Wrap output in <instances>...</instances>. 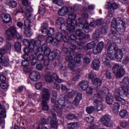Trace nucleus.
Here are the masks:
<instances>
[{
  "mask_svg": "<svg viewBox=\"0 0 129 129\" xmlns=\"http://www.w3.org/2000/svg\"><path fill=\"white\" fill-rule=\"evenodd\" d=\"M53 4L57 5L58 7H61L64 5V1L63 0H52Z\"/></svg>",
  "mask_w": 129,
  "mask_h": 129,
  "instance_id": "nucleus-44",
  "label": "nucleus"
},
{
  "mask_svg": "<svg viewBox=\"0 0 129 129\" xmlns=\"http://www.w3.org/2000/svg\"><path fill=\"white\" fill-rule=\"evenodd\" d=\"M74 96H75V91H72V92H69L64 98L66 100L68 99L69 100V98H72Z\"/></svg>",
  "mask_w": 129,
  "mask_h": 129,
  "instance_id": "nucleus-39",
  "label": "nucleus"
},
{
  "mask_svg": "<svg viewBox=\"0 0 129 129\" xmlns=\"http://www.w3.org/2000/svg\"><path fill=\"white\" fill-rule=\"evenodd\" d=\"M118 29V32L122 33L125 32V23L122 21L121 19L113 18L111 22V29Z\"/></svg>",
  "mask_w": 129,
  "mask_h": 129,
  "instance_id": "nucleus-4",
  "label": "nucleus"
},
{
  "mask_svg": "<svg viewBox=\"0 0 129 129\" xmlns=\"http://www.w3.org/2000/svg\"><path fill=\"white\" fill-rule=\"evenodd\" d=\"M53 79L58 82V83H62V82H64V81L59 78L57 74L55 73L52 74V76L48 74V75L46 76L45 78V80L47 83H51V82H53Z\"/></svg>",
  "mask_w": 129,
  "mask_h": 129,
  "instance_id": "nucleus-13",
  "label": "nucleus"
},
{
  "mask_svg": "<svg viewBox=\"0 0 129 129\" xmlns=\"http://www.w3.org/2000/svg\"><path fill=\"white\" fill-rule=\"evenodd\" d=\"M8 6L10 8H16L17 7V2L15 1H10L8 3Z\"/></svg>",
  "mask_w": 129,
  "mask_h": 129,
  "instance_id": "nucleus-54",
  "label": "nucleus"
},
{
  "mask_svg": "<svg viewBox=\"0 0 129 129\" xmlns=\"http://www.w3.org/2000/svg\"><path fill=\"white\" fill-rule=\"evenodd\" d=\"M106 101L108 104L111 105L113 102V97L112 96L107 95L106 98Z\"/></svg>",
  "mask_w": 129,
  "mask_h": 129,
  "instance_id": "nucleus-40",
  "label": "nucleus"
},
{
  "mask_svg": "<svg viewBox=\"0 0 129 129\" xmlns=\"http://www.w3.org/2000/svg\"><path fill=\"white\" fill-rule=\"evenodd\" d=\"M112 72L115 74L116 78H121L125 74V71L119 64L115 63L112 67Z\"/></svg>",
  "mask_w": 129,
  "mask_h": 129,
  "instance_id": "nucleus-10",
  "label": "nucleus"
},
{
  "mask_svg": "<svg viewBox=\"0 0 129 129\" xmlns=\"http://www.w3.org/2000/svg\"><path fill=\"white\" fill-rule=\"evenodd\" d=\"M6 34L9 40H12V39L15 38V37H16L17 39L21 38V35L17 32V29L14 26H12L7 29L6 31Z\"/></svg>",
  "mask_w": 129,
  "mask_h": 129,
  "instance_id": "nucleus-8",
  "label": "nucleus"
},
{
  "mask_svg": "<svg viewBox=\"0 0 129 129\" xmlns=\"http://www.w3.org/2000/svg\"><path fill=\"white\" fill-rule=\"evenodd\" d=\"M94 96L98 99L94 100V105L96 106V109H97L98 111H100L103 109V105L101 102L103 100L102 95L98 91H97L94 94Z\"/></svg>",
  "mask_w": 129,
  "mask_h": 129,
  "instance_id": "nucleus-5",
  "label": "nucleus"
},
{
  "mask_svg": "<svg viewBox=\"0 0 129 129\" xmlns=\"http://www.w3.org/2000/svg\"><path fill=\"white\" fill-rule=\"evenodd\" d=\"M68 101V99H65L64 98H61L60 97V98L58 99L57 101V104H53V108L55 111H57V112L59 111L60 114H61L62 113L60 111L61 109H63L65 106H66V104H65V101Z\"/></svg>",
  "mask_w": 129,
  "mask_h": 129,
  "instance_id": "nucleus-11",
  "label": "nucleus"
},
{
  "mask_svg": "<svg viewBox=\"0 0 129 129\" xmlns=\"http://www.w3.org/2000/svg\"><path fill=\"white\" fill-rule=\"evenodd\" d=\"M2 117H7V113H6V109L5 108L0 109V124H2L3 120Z\"/></svg>",
  "mask_w": 129,
  "mask_h": 129,
  "instance_id": "nucleus-32",
  "label": "nucleus"
},
{
  "mask_svg": "<svg viewBox=\"0 0 129 129\" xmlns=\"http://www.w3.org/2000/svg\"><path fill=\"white\" fill-rule=\"evenodd\" d=\"M21 46L22 44L20 43V42H16L14 45L15 50H16L17 52H20V51H21Z\"/></svg>",
  "mask_w": 129,
  "mask_h": 129,
  "instance_id": "nucleus-47",
  "label": "nucleus"
},
{
  "mask_svg": "<svg viewBox=\"0 0 129 129\" xmlns=\"http://www.w3.org/2000/svg\"><path fill=\"white\" fill-rule=\"evenodd\" d=\"M68 45L69 46L70 49L72 51H70V50H68V48L64 47L62 49V52H64L67 54L70 53H73V55H75V52H74V51L75 50V49H76V45L72 44V42H71L68 43Z\"/></svg>",
  "mask_w": 129,
  "mask_h": 129,
  "instance_id": "nucleus-16",
  "label": "nucleus"
},
{
  "mask_svg": "<svg viewBox=\"0 0 129 129\" xmlns=\"http://www.w3.org/2000/svg\"><path fill=\"white\" fill-rule=\"evenodd\" d=\"M115 59H116L118 62H120L121 59H122L123 55H122V50L120 49H118V47L117 46V49L115 50Z\"/></svg>",
  "mask_w": 129,
  "mask_h": 129,
  "instance_id": "nucleus-22",
  "label": "nucleus"
},
{
  "mask_svg": "<svg viewBox=\"0 0 129 129\" xmlns=\"http://www.w3.org/2000/svg\"><path fill=\"white\" fill-rule=\"evenodd\" d=\"M108 31V26H102L100 29V32L101 34H103V35H105V34L107 33Z\"/></svg>",
  "mask_w": 129,
  "mask_h": 129,
  "instance_id": "nucleus-46",
  "label": "nucleus"
},
{
  "mask_svg": "<svg viewBox=\"0 0 129 129\" xmlns=\"http://www.w3.org/2000/svg\"><path fill=\"white\" fill-rule=\"evenodd\" d=\"M48 28V23H43L41 26V33L46 35H49L48 30L47 29Z\"/></svg>",
  "mask_w": 129,
  "mask_h": 129,
  "instance_id": "nucleus-30",
  "label": "nucleus"
},
{
  "mask_svg": "<svg viewBox=\"0 0 129 129\" xmlns=\"http://www.w3.org/2000/svg\"><path fill=\"white\" fill-rule=\"evenodd\" d=\"M32 56V57H33V58H32V59L30 60L31 64L32 66H35L37 64V59H36V57H37V56H34L33 55Z\"/></svg>",
  "mask_w": 129,
  "mask_h": 129,
  "instance_id": "nucleus-59",
  "label": "nucleus"
},
{
  "mask_svg": "<svg viewBox=\"0 0 129 129\" xmlns=\"http://www.w3.org/2000/svg\"><path fill=\"white\" fill-rule=\"evenodd\" d=\"M81 100V93H78L74 101H73V104L75 105H78L80 103V101Z\"/></svg>",
  "mask_w": 129,
  "mask_h": 129,
  "instance_id": "nucleus-33",
  "label": "nucleus"
},
{
  "mask_svg": "<svg viewBox=\"0 0 129 129\" xmlns=\"http://www.w3.org/2000/svg\"><path fill=\"white\" fill-rule=\"evenodd\" d=\"M88 14L87 13H84L82 15V19H83V22L86 21V20L88 19Z\"/></svg>",
  "mask_w": 129,
  "mask_h": 129,
  "instance_id": "nucleus-61",
  "label": "nucleus"
},
{
  "mask_svg": "<svg viewBox=\"0 0 129 129\" xmlns=\"http://www.w3.org/2000/svg\"><path fill=\"white\" fill-rule=\"evenodd\" d=\"M23 45L26 47H28L31 50V54L32 56L36 57L37 54L39 53V48L41 47V42L40 41H35L34 39L29 40V39H24L22 41Z\"/></svg>",
  "mask_w": 129,
  "mask_h": 129,
  "instance_id": "nucleus-1",
  "label": "nucleus"
},
{
  "mask_svg": "<svg viewBox=\"0 0 129 129\" xmlns=\"http://www.w3.org/2000/svg\"><path fill=\"white\" fill-rule=\"evenodd\" d=\"M119 107H120V105L119 103L117 102H115L112 107V110L114 112H118V110H119Z\"/></svg>",
  "mask_w": 129,
  "mask_h": 129,
  "instance_id": "nucleus-35",
  "label": "nucleus"
},
{
  "mask_svg": "<svg viewBox=\"0 0 129 129\" xmlns=\"http://www.w3.org/2000/svg\"><path fill=\"white\" fill-rule=\"evenodd\" d=\"M92 68L95 70H97L100 67V62L99 59H94L91 64Z\"/></svg>",
  "mask_w": 129,
  "mask_h": 129,
  "instance_id": "nucleus-25",
  "label": "nucleus"
},
{
  "mask_svg": "<svg viewBox=\"0 0 129 129\" xmlns=\"http://www.w3.org/2000/svg\"><path fill=\"white\" fill-rule=\"evenodd\" d=\"M100 36V30H99V29L96 30L93 34V39L95 40V41H98V39L99 38Z\"/></svg>",
  "mask_w": 129,
  "mask_h": 129,
  "instance_id": "nucleus-37",
  "label": "nucleus"
},
{
  "mask_svg": "<svg viewBox=\"0 0 129 129\" xmlns=\"http://www.w3.org/2000/svg\"><path fill=\"white\" fill-rule=\"evenodd\" d=\"M105 74L107 79H111V78H112V74L111 73L110 70H107L105 72Z\"/></svg>",
  "mask_w": 129,
  "mask_h": 129,
  "instance_id": "nucleus-51",
  "label": "nucleus"
},
{
  "mask_svg": "<svg viewBox=\"0 0 129 129\" xmlns=\"http://www.w3.org/2000/svg\"><path fill=\"white\" fill-rule=\"evenodd\" d=\"M70 55H67L66 57V60L67 62H69V63H71L73 61V57H72V54H71V53H70Z\"/></svg>",
  "mask_w": 129,
  "mask_h": 129,
  "instance_id": "nucleus-56",
  "label": "nucleus"
},
{
  "mask_svg": "<svg viewBox=\"0 0 129 129\" xmlns=\"http://www.w3.org/2000/svg\"><path fill=\"white\" fill-rule=\"evenodd\" d=\"M60 29V30H61V31H64V33H65V31H66L67 29V26H66V24H65V22L61 24Z\"/></svg>",
  "mask_w": 129,
  "mask_h": 129,
  "instance_id": "nucleus-60",
  "label": "nucleus"
},
{
  "mask_svg": "<svg viewBox=\"0 0 129 129\" xmlns=\"http://www.w3.org/2000/svg\"><path fill=\"white\" fill-rule=\"evenodd\" d=\"M118 32L119 34H121V31H118V29L117 28H111V31L109 32L108 36L110 38V39H112V40H116L117 39V33Z\"/></svg>",
  "mask_w": 129,
  "mask_h": 129,
  "instance_id": "nucleus-15",
  "label": "nucleus"
},
{
  "mask_svg": "<svg viewBox=\"0 0 129 129\" xmlns=\"http://www.w3.org/2000/svg\"><path fill=\"white\" fill-rule=\"evenodd\" d=\"M104 57L105 58V60L103 62L104 66L106 68H110V67H111V65L110 64V60L108 57H107V55H104Z\"/></svg>",
  "mask_w": 129,
  "mask_h": 129,
  "instance_id": "nucleus-28",
  "label": "nucleus"
},
{
  "mask_svg": "<svg viewBox=\"0 0 129 129\" xmlns=\"http://www.w3.org/2000/svg\"><path fill=\"white\" fill-rule=\"evenodd\" d=\"M117 50V45L115 43H110L107 48V53L108 56H107L110 60H114L115 59V53H114V51Z\"/></svg>",
  "mask_w": 129,
  "mask_h": 129,
  "instance_id": "nucleus-7",
  "label": "nucleus"
},
{
  "mask_svg": "<svg viewBox=\"0 0 129 129\" xmlns=\"http://www.w3.org/2000/svg\"><path fill=\"white\" fill-rule=\"evenodd\" d=\"M81 18H79V23H70L67 24V29L64 31L65 35H70L71 33H73L75 31V25L77 27H80L81 26V22H80Z\"/></svg>",
  "mask_w": 129,
  "mask_h": 129,
  "instance_id": "nucleus-12",
  "label": "nucleus"
},
{
  "mask_svg": "<svg viewBox=\"0 0 129 129\" xmlns=\"http://www.w3.org/2000/svg\"><path fill=\"white\" fill-rule=\"evenodd\" d=\"M119 115L121 118H125V117H127L128 114L126 110L123 109L119 112Z\"/></svg>",
  "mask_w": 129,
  "mask_h": 129,
  "instance_id": "nucleus-36",
  "label": "nucleus"
},
{
  "mask_svg": "<svg viewBox=\"0 0 129 129\" xmlns=\"http://www.w3.org/2000/svg\"><path fill=\"white\" fill-rule=\"evenodd\" d=\"M29 63H30V62L25 60L22 61L21 63L22 66H23V67H24V70H26V69H27V70H26L27 72H29V71H30V70L28 68V66H29Z\"/></svg>",
  "mask_w": 129,
  "mask_h": 129,
  "instance_id": "nucleus-41",
  "label": "nucleus"
},
{
  "mask_svg": "<svg viewBox=\"0 0 129 129\" xmlns=\"http://www.w3.org/2000/svg\"><path fill=\"white\" fill-rule=\"evenodd\" d=\"M77 125L76 122H71L68 124V129H74L75 128V126Z\"/></svg>",
  "mask_w": 129,
  "mask_h": 129,
  "instance_id": "nucleus-52",
  "label": "nucleus"
},
{
  "mask_svg": "<svg viewBox=\"0 0 129 129\" xmlns=\"http://www.w3.org/2000/svg\"><path fill=\"white\" fill-rule=\"evenodd\" d=\"M52 97L51 98V102L52 103H54V104H57L58 103V102H57V92L56 91H53L52 92Z\"/></svg>",
  "mask_w": 129,
  "mask_h": 129,
  "instance_id": "nucleus-38",
  "label": "nucleus"
},
{
  "mask_svg": "<svg viewBox=\"0 0 129 129\" xmlns=\"http://www.w3.org/2000/svg\"><path fill=\"white\" fill-rule=\"evenodd\" d=\"M2 49L6 51V53H7L8 51H10L12 49V45L11 43H7Z\"/></svg>",
  "mask_w": 129,
  "mask_h": 129,
  "instance_id": "nucleus-45",
  "label": "nucleus"
},
{
  "mask_svg": "<svg viewBox=\"0 0 129 129\" xmlns=\"http://www.w3.org/2000/svg\"><path fill=\"white\" fill-rule=\"evenodd\" d=\"M89 79L91 80L93 85L96 87L97 91H98V89L100 88L102 81L100 79L97 78V76L95 73L91 72L89 74L88 76Z\"/></svg>",
  "mask_w": 129,
  "mask_h": 129,
  "instance_id": "nucleus-6",
  "label": "nucleus"
},
{
  "mask_svg": "<svg viewBox=\"0 0 129 129\" xmlns=\"http://www.w3.org/2000/svg\"><path fill=\"white\" fill-rule=\"evenodd\" d=\"M1 17L3 20V22L6 24H10L12 22V17L9 14L3 13L1 14Z\"/></svg>",
  "mask_w": 129,
  "mask_h": 129,
  "instance_id": "nucleus-18",
  "label": "nucleus"
},
{
  "mask_svg": "<svg viewBox=\"0 0 129 129\" xmlns=\"http://www.w3.org/2000/svg\"><path fill=\"white\" fill-rule=\"evenodd\" d=\"M100 120L104 126L106 127H112L113 126V122L111 120V116L109 114L104 115L101 118Z\"/></svg>",
  "mask_w": 129,
  "mask_h": 129,
  "instance_id": "nucleus-9",
  "label": "nucleus"
},
{
  "mask_svg": "<svg viewBox=\"0 0 129 129\" xmlns=\"http://www.w3.org/2000/svg\"><path fill=\"white\" fill-rule=\"evenodd\" d=\"M74 60L76 63H80L81 61V54L77 53L76 56L75 57Z\"/></svg>",
  "mask_w": 129,
  "mask_h": 129,
  "instance_id": "nucleus-48",
  "label": "nucleus"
},
{
  "mask_svg": "<svg viewBox=\"0 0 129 129\" xmlns=\"http://www.w3.org/2000/svg\"><path fill=\"white\" fill-rule=\"evenodd\" d=\"M76 15L74 14H70L68 16V19L67 20V24H77L75 19H76Z\"/></svg>",
  "mask_w": 129,
  "mask_h": 129,
  "instance_id": "nucleus-21",
  "label": "nucleus"
},
{
  "mask_svg": "<svg viewBox=\"0 0 129 129\" xmlns=\"http://www.w3.org/2000/svg\"><path fill=\"white\" fill-rule=\"evenodd\" d=\"M42 97V106L43 110H49L48 101L50 100V92L48 89L43 88L41 92Z\"/></svg>",
  "mask_w": 129,
  "mask_h": 129,
  "instance_id": "nucleus-3",
  "label": "nucleus"
},
{
  "mask_svg": "<svg viewBox=\"0 0 129 129\" xmlns=\"http://www.w3.org/2000/svg\"><path fill=\"white\" fill-rule=\"evenodd\" d=\"M67 118L68 119H74V118L77 119L76 116L74 114H69L67 115Z\"/></svg>",
  "mask_w": 129,
  "mask_h": 129,
  "instance_id": "nucleus-62",
  "label": "nucleus"
},
{
  "mask_svg": "<svg viewBox=\"0 0 129 129\" xmlns=\"http://www.w3.org/2000/svg\"><path fill=\"white\" fill-rule=\"evenodd\" d=\"M44 51V54L45 56H47L50 60H54L57 58V57H60V55L61 53L59 50L58 49H55L51 52V50L50 48L48 47V45L47 44H43L41 47V45L38 49L39 52L40 50Z\"/></svg>",
  "mask_w": 129,
  "mask_h": 129,
  "instance_id": "nucleus-2",
  "label": "nucleus"
},
{
  "mask_svg": "<svg viewBox=\"0 0 129 129\" xmlns=\"http://www.w3.org/2000/svg\"><path fill=\"white\" fill-rule=\"evenodd\" d=\"M23 58L25 61H27L28 62H30L31 60V55H29V53L24 54Z\"/></svg>",
  "mask_w": 129,
  "mask_h": 129,
  "instance_id": "nucleus-57",
  "label": "nucleus"
},
{
  "mask_svg": "<svg viewBox=\"0 0 129 129\" xmlns=\"http://www.w3.org/2000/svg\"><path fill=\"white\" fill-rule=\"evenodd\" d=\"M1 88L2 89H7L9 87V84L7 83H2L1 84Z\"/></svg>",
  "mask_w": 129,
  "mask_h": 129,
  "instance_id": "nucleus-63",
  "label": "nucleus"
},
{
  "mask_svg": "<svg viewBox=\"0 0 129 129\" xmlns=\"http://www.w3.org/2000/svg\"><path fill=\"white\" fill-rule=\"evenodd\" d=\"M87 48L89 49H93L95 47V42L94 41H92L87 44Z\"/></svg>",
  "mask_w": 129,
  "mask_h": 129,
  "instance_id": "nucleus-55",
  "label": "nucleus"
},
{
  "mask_svg": "<svg viewBox=\"0 0 129 129\" xmlns=\"http://www.w3.org/2000/svg\"><path fill=\"white\" fill-rule=\"evenodd\" d=\"M24 34L28 38L32 36V30H31V20L27 19L24 21Z\"/></svg>",
  "mask_w": 129,
  "mask_h": 129,
  "instance_id": "nucleus-14",
  "label": "nucleus"
},
{
  "mask_svg": "<svg viewBox=\"0 0 129 129\" xmlns=\"http://www.w3.org/2000/svg\"><path fill=\"white\" fill-rule=\"evenodd\" d=\"M68 11H69L68 7L64 6L58 11V14L59 16L64 17V16H66L67 15Z\"/></svg>",
  "mask_w": 129,
  "mask_h": 129,
  "instance_id": "nucleus-23",
  "label": "nucleus"
},
{
  "mask_svg": "<svg viewBox=\"0 0 129 129\" xmlns=\"http://www.w3.org/2000/svg\"><path fill=\"white\" fill-rule=\"evenodd\" d=\"M63 23H65V20L63 18H59L56 21V24L58 25H61Z\"/></svg>",
  "mask_w": 129,
  "mask_h": 129,
  "instance_id": "nucleus-53",
  "label": "nucleus"
},
{
  "mask_svg": "<svg viewBox=\"0 0 129 129\" xmlns=\"http://www.w3.org/2000/svg\"><path fill=\"white\" fill-rule=\"evenodd\" d=\"M0 63L3 66L7 67L9 66L10 64V59H9V57H3L0 58Z\"/></svg>",
  "mask_w": 129,
  "mask_h": 129,
  "instance_id": "nucleus-26",
  "label": "nucleus"
},
{
  "mask_svg": "<svg viewBox=\"0 0 129 129\" xmlns=\"http://www.w3.org/2000/svg\"><path fill=\"white\" fill-rule=\"evenodd\" d=\"M101 92L103 93V95H106L109 93V89L106 87H103L101 90Z\"/></svg>",
  "mask_w": 129,
  "mask_h": 129,
  "instance_id": "nucleus-49",
  "label": "nucleus"
},
{
  "mask_svg": "<svg viewBox=\"0 0 129 129\" xmlns=\"http://www.w3.org/2000/svg\"><path fill=\"white\" fill-rule=\"evenodd\" d=\"M85 121L87 122V123H91V122H93L94 121V117H86L85 118Z\"/></svg>",
  "mask_w": 129,
  "mask_h": 129,
  "instance_id": "nucleus-50",
  "label": "nucleus"
},
{
  "mask_svg": "<svg viewBox=\"0 0 129 129\" xmlns=\"http://www.w3.org/2000/svg\"><path fill=\"white\" fill-rule=\"evenodd\" d=\"M82 28L85 33L89 32V24L86 22V21H83L82 23Z\"/></svg>",
  "mask_w": 129,
  "mask_h": 129,
  "instance_id": "nucleus-29",
  "label": "nucleus"
},
{
  "mask_svg": "<svg viewBox=\"0 0 129 129\" xmlns=\"http://www.w3.org/2000/svg\"><path fill=\"white\" fill-rule=\"evenodd\" d=\"M121 87H124L125 88H128L129 85V78L126 77L123 79L122 81L120 82Z\"/></svg>",
  "mask_w": 129,
  "mask_h": 129,
  "instance_id": "nucleus-24",
  "label": "nucleus"
},
{
  "mask_svg": "<svg viewBox=\"0 0 129 129\" xmlns=\"http://www.w3.org/2000/svg\"><path fill=\"white\" fill-rule=\"evenodd\" d=\"M70 38L72 41H75V42L79 46H81V39L80 38H77L76 35L75 34H72L70 36Z\"/></svg>",
  "mask_w": 129,
  "mask_h": 129,
  "instance_id": "nucleus-31",
  "label": "nucleus"
},
{
  "mask_svg": "<svg viewBox=\"0 0 129 129\" xmlns=\"http://www.w3.org/2000/svg\"><path fill=\"white\" fill-rule=\"evenodd\" d=\"M104 46V44L103 42H100L97 45V48L100 50L101 52L103 49V47Z\"/></svg>",
  "mask_w": 129,
  "mask_h": 129,
  "instance_id": "nucleus-58",
  "label": "nucleus"
},
{
  "mask_svg": "<svg viewBox=\"0 0 129 129\" xmlns=\"http://www.w3.org/2000/svg\"><path fill=\"white\" fill-rule=\"evenodd\" d=\"M29 77L31 80H32V81H34V82H36V81H38L39 79H40L41 76L40 75V73H39L38 72L32 71L30 74Z\"/></svg>",
  "mask_w": 129,
  "mask_h": 129,
  "instance_id": "nucleus-17",
  "label": "nucleus"
},
{
  "mask_svg": "<svg viewBox=\"0 0 129 129\" xmlns=\"http://www.w3.org/2000/svg\"><path fill=\"white\" fill-rule=\"evenodd\" d=\"M32 12L33 8H32V6L27 7L25 10L26 16L27 17V18H31V17H33V14H32Z\"/></svg>",
  "mask_w": 129,
  "mask_h": 129,
  "instance_id": "nucleus-27",
  "label": "nucleus"
},
{
  "mask_svg": "<svg viewBox=\"0 0 129 129\" xmlns=\"http://www.w3.org/2000/svg\"><path fill=\"white\" fill-rule=\"evenodd\" d=\"M55 38L56 39L57 41H58V42L62 41V40H63V34L61 32H57L56 33Z\"/></svg>",
  "mask_w": 129,
  "mask_h": 129,
  "instance_id": "nucleus-43",
  "label": "nucleus"
},
{
  "mask_svg": "<svg viewBox=\"0 0 129 129\" xmlns=\"http://www.w3.org/2000/svg\"><path fill=\"white\" fill-rule=\"evenodd\" d=\"M116 93L120 96H126L127 95V88L121 87L117 90Z\"/></svg>",
  "mask_w": 129,
  "mask_h": 129,
  "instance_id": "nucleus-19",
  "label": "nucleus"
},
{
  "mask_svg": "<svg viewBox=\"0 0 129 129\" xmlns=\"http://www.w3.org/2000/svg\"><path fill=\"white\" fill-rule=\"evenodd\" d=\"M94 110H95V108H94L93 106L87 107L86 109V112L89 114L93 113V112H94Z\"/></svg>",
  "mask_w": 129,
  "mask_h": 129,
  "instance_id": "nucleus-42",
  "label": "nucleus"
},
{
  "mask_svg": "<svg viewBox=\"0 0 129 129\" xmlns=\"http://www.w3.org/2000/svg\"><path fill=\"white\" fill-rule=\"evenodd\" d=\"M89 85L88 82L85 81H82L81 82V89L84 91H85L88 88Z\"/></svg>",
  "mask_w": 129,
  "mask_h": 129,
  "instance_id": "nucleus-34",
  "label": "nucleus"
},
{
  "mask_svg": "<svg viewBox=\"0 0 129 129\" xmlns=\"http://www.w3.org/2000/svg\"><path fill=\"white\" fill-rule=\"evenodd\" d=\"M42 87H43V85L41 82H38L35 84V88H36V89H38V90L41 89Z\"/></svg>",
  "mask_w": 129,
  "mask_h": 129,
  "instance_id": "nucleus-64",
  "label": "nucleus"
},
{
  "mask_svg": "<svg viewBox=\"0 0 129 129\" xmlns=\"http://www.w3.org/2000/svg\"><path fill=\"white\" fill-rule=\"evenodd\" d=\"M48 120L50 121V126L51 127H52V128H54V129L58 128V120L57 119L54 120V119H53V118H51V117H49L48 118Z\"/></svg>",
  "mask_w": 129,
  "mask_h": 129,
  "instance_id": "nucleus-20",
  "label": "nucleus"
}]
</instances>
